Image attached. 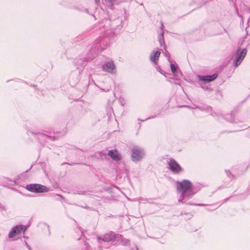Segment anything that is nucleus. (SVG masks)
Segmentation results:
<instances>
[{
    "mask_svg": "<svg viewBox=\"0 0 250 250\" xmlns=\"http://www.w3.org/2000/svg\"><path fill=\"white\" fill-rule=\"evenodd\" d=\"M161 54V52L159 51H156L153 52L152 55L150 56V60L151 61L153 62L156 64H157L159 58Z\"/></svg>",
    "mask_w": 250,
    "mask_h": 250,
    "instance_id": "obj_9",
    "label": "nucleus"
},
{
    "mask_svg": "<svg viewBox=\"0 0 250 250\" xmlns=\"http://www.w3.org/2000/svg\"><path fill=\"white\" fill-rule=\"evenodd\" d=\"M170 169L175 173H178L182 171L180 166L174 160H170L168 162Z\"/></svg>",
    "mask_w": 250,
    "mask_h": 250,
    "instance_id": "obj_4",
    "label": "nucleus"
},
{
    "mask_svg": "<svg viewBox=\"0 0 250 250\" xmlns=\"http://www.w3.org/2000/svg\"><path fill=\"white\" fill-rule=\"evenodd\" d=\"M13 229L16 230V234H19L22 230V228L21 227H17L14 228Z\"/></svg>",
    "mask_w": 250,
    "mask_h": 250,
    "instance_id": "obj_11",
    "label": "nucleus"
},
{
    "mask_svg": "<svg viewBox=\"0 0 250 250\" xmlns=\"http://www.w3.org/2000/svg\"><path fill=\"white\" fill-rule=\"evenodd\" d=\"M104 71L109 73H113L115 69V65L113 62H106L103 66Z\"/></svg>",
    "mask_w": 250,
    "mask_h": 250,
    "instance_id": "obj_5",
    "label": "nucleus"
},
{
    "mask_svg": "<svg viewBox=\"0 0 250 250\" xmlns=\"http://www.w3.org/2000/svg\"><path fill=\"white\" fill-rule=\"evenodd\" d=\"M108 154L114 161H120L121 159V156L116 149L109 150Z\"/></svg>",
    "mask_w": 250,
    "mask_h": 250,
    "instance_id": "obj_7",
    "label": "nucleus"
},
{
    "mask_svg": "<svg viewBox=\"0 0 250 250\" xmlns=\"http://www.w3.org/2000/svg\"><path fill=\"white\" fill-rule=\"evenodd\" d=\"M144 154L141 150L133 148L132 150V158L134 161L139 160L143 156Z\"/></svg>",
    "mask_w": 250,
    "mask_h": 250,
    "instance_id": "obj_6",
    "label": "nucleus"
},
{
    "mask_svg": "<svg viewBox=\"0 0 250 250\" xmlns=\"http://www.w3.org/2000/svg\"><path fill=\"white\" fill-rule=\"evenodd\" d=\"M26 189L28 191L35 193L46 192L48 191L46 186L37 184L28 185L26 187Z\"/></svg>",
    "mask_w": 250,
    "mask_h": 250,
    "instance_id": "obj_1",
    "label": "nucleus"
},
{
    "mask_svg": "<svg viewBox=\"0 0 250 250\" xmlns=\"http://www.w3.org/2000/svg\"><path fill=\"white\" fill-rule=\"evenodd\" d=\"M170 68L173 73H174L176 72V68L175 65L173 64H171Z\"/></svg>",
    "mask_w": 250,
    "mask_h": 250,
    "instance_id": "obj_12",
    "label": "nucleus"
},
{
    "mask_svg": "<svg viewBox=\"0 0 250 250\" xmlns=\"http://www.w3.org/2000/svg\"><path fill=\"white\" fill-rule=\"evenodd\" d=\"M218 74H214L212 75L206 76H200V80L205 82H211L217 78Z\"/></svg>",
    "mask_w": 250,
    "mask_h": 250,
    "instance_id": "obj_8",
    "label": "nucleus"
},
{
    "mask_svg": "<svg viewBox=\"0 0 250 250\" xmlns=\"http://www.w3.org/2000/svg\"><path fill=\"white\" fill-rule=\"evenodd\" d=\"M192 188V184L188 180H184L181 182H177V189L182 192L183 194L188 190H191Z\"/></svg>",
    "mask_w": 250,
    "mask_h": 250,
    "instance_id": "obj_2",
    "label": "nucleus"
},
{
    "mask_svg": "<svg viewBox=\"0 0 250 250\" xmlns=\"http://www.w3.org/2000/svg\"><path fill=\"white\" fill-rule=\"evenodd\" d=\"M16 230H14L13 229L11 230V231L9 234V237L10 238L14 237L16 235Z\"/></svg>",
    "mask_w": 250,
    "mask_h": 250,
    "instance_id": "obj_10",
    "label": "nucleus"
},
{
    "mask_svg": "<svg viewBox=\"0 0 250 250\" xmlns=\"http://www.w3.org/2000/svg\"><path fill=\"white\" fill-rule=\"evenodd\" d=\"M247 54V50L246 49H244L242 50L238 49L235 54V60L234 63L235 66H238L241 62L242 60L245 58Z\"/></svg>",
    "mask_w": 250,
    "mask_h": 250,
    "instance_id": "obj_3",
    "label": "nucleus"
}]
</instances>
